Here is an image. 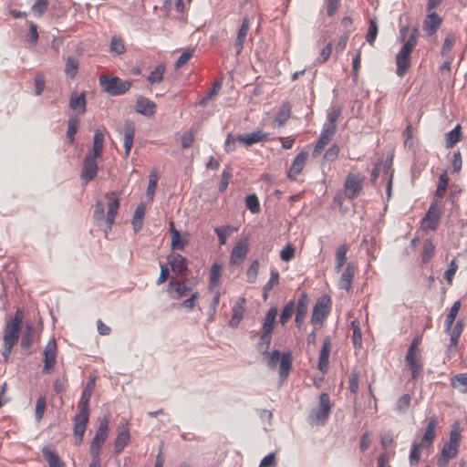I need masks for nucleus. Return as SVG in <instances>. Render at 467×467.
Here are the masks:
<instances>
[{"instance_id":"f03ea898","label":"nucleus","mask_w":467,"mask_h":467,"mask_svg":"<svg viewBox=\"0 0 467 467\" xmlns=\"http://www.w3.org/2000/svg\"><path fill=\"white\" fill-rule=\"evenodd\" d=\"M24 319V312L22 309L17 308L15 316L6 322L4 328V350L3 357L7 360L11 355L13 347L16 344L21 330V325Z\"/></svg>"},{"instance_id":"2eb2a0df","label":"nucleus","mask_w":467,"mask_h":467,"mask_svg":"<svg viewBox=\"0 0 467 467\" xmlns=\"http://www.w3.org/2000/svg\"><path fill=\"white\" fill-rule=\"evenodd\" d=\"M106 198L108 199V212L106 217V223L108 224V228H111L116 213L119 207V199L116 192H109L106 194Z\"/></svg>"},{"instance_id":"6e6552de","label":"nucleus","mask_w":467,"mask_h":467,"mask_svg":"<svg viewBox=\"0 0 467 467\" xmlns=\"http://www.w3.org/2000/svg\"><path fill=\"white\" fill-rule=\"evenodd\" d=\"M442 214V210L437 202H431L429 210L421 220V229L424 232L434 231L437 229L440 219Z\"/></svg>"},{"instance_id":"58836bf2","label":"nucleus","mask_w":467,"mask_h":467,"mask_svg":"<svg viewBox=\"0 0 467 467\" xmlns=\"http://www.w3.org/2000/svg\"><path fill=\"white\" fill-rule=\"evenodd\" d=\"M461 125H456L454 129L445 134L446 148H452L458 141L462 140Z\"/></svg>"},{"instance_id":"c03bdc74","label":"nucleus","mask_w":467,"mask_h":467,"mask_svg":"<svg viewBox=\"0 0 467 467\" xmlns=\"http://www.w3.org/2000/svg\"><path fill=\"white\" fill-rule=\"evenodd\" d=\"M159 176L156 171H151L149 176V184L146 191V196L149 201H152L157 188Z\"/></svg>"},{"instance_id":"1a4fd4ad","label":"nucleus","mask_w":467,"mask_h":467,"mask_svg":"<svg viewBox=\"0 0 467 467\" xmlns=\"http://www.w3.org/2000/svg\"><path fill=\"white\" fill-rule=\"evenodd\" d=\"M44 366L43 374H50L54 371L57 365V345L56 339L52 337L47 344L43 351Z\"/></svg>"},{"instance_id":"69168bd1","label":"nucleus","mask_w":467,"mask_h":467,"mask_svg":"<svg viewBox=\"0 0 467 467\" xmlns=\"http://www.w3.org/2000/svg\"><path fill=\"white\" fill-rule=\"evenodd\" d=\"M48 0H37L32 6L33 14L40 17L47 9Z\"/></svg>"},{"instance_id":"0e129e2a","label":"nucleus","mask_w":467,"mask_h":467,"mask_svg":"<svg viewBox=\"0 0 467 467\" xmlns=\"http://www.w3.org/2000/svg\"><path fill=\"white\" fill-rule=\"evenodd\" d=\"M110 51L118 55L125 52V46L121 38L113 36L110 40Z\"/></svg>"},{"instance_id":"338daca9","label":"nucleus","mask_w":467,"mask_h":467,"mask_svg":"<svg viewBox=\"0 0 467 467\" xmlns=\"http://www.w3.org/2000/svg\"><path fill=\"white\" fill-rule=\"evenodd\" d=\"M411 397L410 394H403L397 401L396 410L403 413L410 407Z\"/></svg>"},{"instance_id":"a19ab883","label":"nucleus","mask_w":467,"mask_h":467,"mask_svg":"<svg viewBox=\"0 0 467 467\" xmlns=\"http://www.w3.org/2000/svg\"><path fill=\"white\" fill-rule=\"evenodd\" d=\"M79 126V119L77 115H72L69 117L67 120V139L69 143H73L75 140V135L78 132V129Z\"/></svg>"},{"instance_id":"49530a36","label":"nucleus","mask_w":467,"mask_h":467,"mask_svg":"<svg viewBox=\"0 0 467 467\" xmlns=\"http://www.w3.org/2000/svg\"><path fill=\"white\" fill-rule=\"evenodd\" d=\"M130 441V432L128 431H120L114 442L115 452L119 453L127 446Z\"/></svg>"},{"instance_id":"09e8293b","label":"nucleus","mask_w":467,"mask_h":467,"mask_svg":"<svg viewBox=\"0 0 467 467\" xmlns=\"http://www.w3.org/2000/svg\"><path fill=\"white\" fill-rule=\"evenodd\" d=\"M221 277V266L218 264H213L211 268L210 273V283L209 289L213 290L216 286L219 285Z\"/></svg>"},{"instance_id":"aec40b11","label":"nucleus","mask_w":467,"mask_h":467,"mask_svg":"<svg viewBox=\"0 0 467 467\" xmlns=\"http://www.w3.org/2000/svg\"><path fill=\"white\" fill-rule=\"evenodd\" d=\"M249 29H250V19L247 16H244L242 20L241 26L237 32V36H236V39H235V43H234V48H235L237 55H239L244 49V45L245 43Z\"/></svg>"},{"instance_id":"9d476101","label":"nucleus","mask_w":467,"mask_h":467,"mask_svg":"<svg viewBox=\"0 0 467 467\" xmlns=\"http://www.w3.org/2000/svg\"><path fill=\"white\" fill-rule=\"evenodd\" d=\"M331 300L327 296L318 298L314 306L311 322L314 325L321 324L330 312Z\"/></svg>"},{"instance_id":"8fccbe9b","label":"nucleus","mask_w":467,"mask_h":467,"mask_svg":"<svg viewBox=\"0 0 467 467\" xmlns=\"http://www.w3.org/2000/svg\"><path fill=\"white\" fill-rule=\"evenodd\" d=\"M460 308H461V302L460 301L454 302L450 309L449 314L446 316V319H445V323H444L445 328H451V326L453 325Z\"/></svg>"},{"instance_id":"bf43d9fd","label":"nucleus","mask_w":467,"mask_h":467,"mask_svg":"<svg viewBox=\"0 0 467 467\" xmlns=\"http://www.w3.org/2000/svg\"><path fill=\"white\" fill-rule=\"evenodd\" d=\"M435 246L431 240H426L423 244L422 262L427 263L434 254Z\"/></svg>"},{"instance_id":"f257e3e1","label":"nucleus","mask_w":467,"mask_h":467,"mask_svg":"<svg viewBox=\"0 0 467 467\" xmlns=\"http://www.w3.org/2000/svg\"><path fill=\"white\" fill-rule=\"evenodd\" d=\"M95 389V379L90 378L78 403V412L74 417L73 435L75 445L78 446L84 438L89 419V400Z\"/></svg>"},{"instance_id":"412c9836","label":"nucleus","mask_w":467,"mask_h":467,"mask_svg":"<svg viewBox=\"0 0 467 467\" xmlns=\"http://www.w3.org/2000/svg\"><path fill=\"white\" fill-rule=\"evenodd\" d=\"M135 109L144 116H152L156 111V104L145 97H139L136 100Z\"/></svg>"},{"instance_id":"393cba45","label":"nucleus","mask_w":467,"mask_h":467,"mask_svg":"<svg viewBox=\"0 0 467 467\" xmlns=\"http://www.w3.org/2000/svg\"><path fill=\"white\" fill-rule=\"evenodd\" d=\"M405 361L407 367L411 371V378L416 379L422 369V364L419 360L418 353H407Z\"/></svg>"},{"instance_id":"680f3d73","label":"nucleus","mask_w":467,"mask_h":467,"mask_svg":"<svg viewBox=\"0 0 467 467\" xmlns=\"http://www.w3.org/2000/svg\"><path fill=\"white\" fill-rule=\"evenodd\" d=\"M456 37L452 33H449L446 35V37L444 39V43L441 47V55L445 56L452 49L453 46L455 45Z\"/></svg>"},{"instance_id":"13d9d810","label":"nucleus","mask_w":467,"mask_h":467,"mask_svg":"<svg viewBox=\"0 0 467 467\" xmlns=\"http://www.w3.org/2000/svg\"><path fill=\"white\" fill-rule=\"evenodd\" d=\"M246 208L253 213H257L260 211V204L258 198L255 194L248 195L245 198Z\"/></svg>"},{"instance_id":"37998d69","label":"nucleus","mask_w":467,"mask_h":467,"mask_svg":"<svg viewBox=\"0 0 467 467\" xmlns=\"http://www.w3.org/2000/svg\"><path fill=\"white\" fill-rule=\"evenodd\" d=\"M146 207L144 203H140L133 214L132 225L134 230L137 232L140 230L142 226L143 216L145 214Z\"/></svg>"},{"instance_id":"a18cd8bd","label":"nucleus","mask_w":467,"mask_h":467,"mask_svg":"<svg viewBox=\"0 0 467 467\" xmlns=\"http://www.w3.org/2000/svg\"><path fill=\"white\" fill-rule=\"evenodd\" d=\"M165 72V66L163 64H159L148 76L147 80L151 84H159L163 79V75Z\"/></svg>"},{"instance_id":"c756f323","label":"nucleus","mask_w":467,"mask_h":467,"mask_svg":"<svg viewBox=\"0 0 467 467\" xmlns=\"http://www.w3.org/2000/svg\"><path fill=\"white\" fill-rule=\"evenodd\" d=\"M135 134L134 125L131 121H126L124 124V148L125 155L128 156L133 144Z\"/></svg>"},{"instance_id":"6ab92c4d","label":"nucleus","mask_w":467,"mask_h":467,"mask_svg":"<svg viewBox=\"0 0 467 467\" xmlns=\"http://www.w3.org/2000/svg\"><path fill=\"white\" fill-rule=\"evenodd\" d=\"M236 140L245 146H251L254 143L267 141L268 134L262 130H256L248 134H240L236 137Z\"/></svg>"},{"instance_id":"c85d7f7f","label":"nucleus","mask_w":467,"mask_h":467,"mask_svg":"<svg viewBox=\"0 0 467 467\" xmlns=\"http://www.w3.org/2000/svg\"><path fill=\"white\" fill-rule=\"evenodd\" d=\"M448 184H449L448 173H447V171H443L439 177L438 186L435 191V196H434V199L432 202H437L438 204H440L441 202V200L447 192Z\"/></svg>"},{"instance_id":"e2e57ef3","label":"nucleus","mask_w":467,"mask_h":467,"mask_svg":"<svg viewBox=\"0 0 467 467\" xmlns=\"http://www.w3.org/2000/svg\"><path fill=\"white\" fill-rule=\"evenodd\" d=\"M259 271V262L254 260L251 263L246 272L247 281L249 283H254Z\"/></svg>"},{"instance_id":"f704fd0d","label":"nucleus","mask_w":467,"mask_h":467,"mask_svg":"<svg viewBox=\"0 0 467 467\" xmlns=\"http://www.w3.org/2000/svg\"><path fill=\"white\" fill-rule=\"evenodd\" d=\"M349 250V245L347 244H340L336 249V264H335V270L338 273L340 272L342 266L347 261V253Z\"/></svg>"},{"instance_id":"f3484780","label":"nucleus","mask_w":467,"mask_h":467,"mask_svg":"<svg viewBox=\"0 0 467 467\" xmlns=\"http://www.w3.org/2000/svg\"><path fill=\"white\" fill-rule=\"evenodd\" d=\"M308 153L306 151H301L295 157L291 164V167L288 171L287 176L289 179H296L297 175L300 174L303 169L305 168Z\"/></svg>"},{"instance_id":"7c9ffc66","label":"nucleus","mask_w":467,"mask_h":467,"mask_svg":"<svg viewBox=\"0 0 467 467\" xmlns=\"http://www.w3.org/2000/svg\"><path fill=\"white\" fill-rule=\"evenodd\" d=\"M292 354L290 351L284 352L281 355L280 358V366H279V376L281 379H285L289 374V371L292 367Z\"/></svg>"},{"instance_id":"4c0bfd02","label":"nucleus","mask_w":467,"mask_h":467,"mask_svg":"<svg viewBox=\"0 0 467 467\" xmlns=\"http://www.w3.org/2000/svg\"><path fill=\"white\" fill-rule=\"evenodd\" d=\"M35 328L32 324H26L25 331L22 334L21 348L27 350L31 348L34 341Z\"/></svg>"},{"instance_id":"a878e982","label":"nucleus","mask_w":467,"mask_h":467,"mask_svg":"<svg viewBox=\"0 0 467 467\" xmlns=\"http://www.w3.org/2000/svg\"><path fill=\"white\" fill-rule=\"evenodd\" d=\"M330 339L328 337L324 339L323 346L319 354L318 369L322 373H326L328 368V358L330 354Z\"/></svg>"},{"instance_id":"4be33fe9","label":"nucleus","mask_w":467,"mask_h":467,"mask_svg":"<svg viewBox=\"0 0 467 467\" xmlns=\"http://www.w3.org/2000/svg\"><path fill=\"white\" fill-rule=\"evenodd\" d=\"M437 427V419L436 417H431L429 419V422L427 428L423 433L421 441L420 444L422 448L428 449L431 446L433 442V439L435 437V429Z\"/></svg>"},{"instance_id":"f8f14e48","label":"nucleus","mask_w":467,"mask_h":467,"mask_svg":"<svg viewBox=\"0 0 467 467\" xmlns=\"http://www.w3.org/2000/svg\"><path fill=\"white\" fill-rule=\"evenodd\" d=\"M337 130L336 124H328L325 126L322 130L319 139L317 140L314 150L312 152L313 157L318 156L325 147L330 142Z\"/></svg>"},{"instance_id":"603ef678","label":"nucleus","mask_w":467,"mask_h":467,"mask_svg":"<svg viewBox=\"0 0 467 467\" xmlns=\"http://www.w3.org/2000/svg\"><path fill=\"white\" fill-rule=\"evenodd\" d=\"M271 340L272 333L262 331V335L258 341V350L261 351L262 354H267V350L269 349Z\"/></svg>"},{"instance_id":"7ed1b4c3","label":"nucleus","mask_w":467,"mask_h":467,"mask_svg":"<svg viewBox=\"0 0 467 467\" xmlns=\"http://www.w3.org/2000/svg\"><path fill=\"white\" fill-rule=\"evenodd\" d=\"M418 38L419 29L415 26L411 29L408 40L396 55V73L400 78L404 77L410 67V54L417 46Z\"/></svg>"},{"instance_id":"3c124183","label":"nucleus","mask_w":467,"mask_h":467,"mask_svg":"<svg viewBox=\"0 0 467 467\" xmlns=\"http://www.w3.org/2000/svg\"><path fill=\"white\" fill-rule=\"evenodd\" d=\"M296 304L294 301H289L282 310L280 316V323L285 325L295 313Z\"/></svg>"},{"instance_id":"cd10ccee","label":"nucleus","mask_w":467,"mask_h":467,"mask_svg":"<svg viewBox=\"0 0 467 467\" xmlns=\"http://www.w3.org/2000/svg\"><path fill=\"white\" fill-rule=\"evenodd\" d=\"M291 116V106L289 104V102H284L276 115H275V120L273 122V127L275 128V127H281V126H284L285 124V122L289 119Z\"/></svg>"},{"instance_id":"79ce46f5","label":"nucleus","mask_w":467,"mask_h":467,"mask_svg":"<svg viewBox=\"0 0 467 467\" xmlns=\"http://www.w3.org/2000/svg\"><path fill=\"white\" fill-rule=\"evenodd\" d=\"M170 232L171 236V248L173 250H182L184 247V242L182 240L180 233L175 229L173 222H170Z\"/></svg>"},{"instance_id":"a211bd4d","label":"nucleus","mask_w":467,"mask_h":467,"mask_svg":"<svg viewBox=\"0 0 467 467\" xmlns=\"http://www.w3.org/2000/svg\"><path fill=\"white\" fill-rule=\"evenodd\" d=\"M307 305H308V298L306 293L303 292L296 305V325L298 328L301 327L302 324L305 321L306 313H307Z\"/></svg>"},{"instance_id":"39448f33","label":"nucleus","mask_w":467,"mask_h":467,"mask_svg":"<svg viewBox=\"0 0 467 467\" xmlns=\"http://www.w3.org/2000/svg\"><path fill=\"white\" fill-rule=\"evenodd\" d=\"M331 409L330 399L327 393L319 396L318 407L309 415V422L313 425H323L327 421Z\"/></svg>"},{"instance_id":"0eeeda50","label":"nucleus","mask_w":467,"mask_h":467,"mask_svg":"<svg viewBox=\"0 0 467 467\" xmlns=\"http://www.w3.org/2000/svg\"><path fill=\"white\" fill-rule=\"evenodd\" d=\"M109 420L107 417L100 420L99 426L91 441L89 447L90 455L100 456V451L109 433Z\"/></svg>"},{"instance_id":"c9c22d12","label":"nucleus","mask_w":467,"mask_h":467,"mask_svg":"<svg viewBox=\"0 0 467 467\" xmlns=\"http://www.w3.org/2000/svg\"><path fill=\"white\" fill-rule=\"evenodd\" d=\"M463 324L462 321H458L454 326H451V328H445L446 333L450 335L451 346L456 348L459 342V338L462 333Z\"/></svg>"},{"instance_id":"dca6fc26","label":"nucleus","mask_w":467,"mask_h":467,"mask_svg":"<svg viewBox=\"0 0 467 467\" xmlns=\"http://www.w3.org/2000/svg\"><path fill=\"white\" fill-rule=\"evenodd\" d=\"M441 24L442 18L438 14L428 13L423 21L422 29L427 36H431L436 34Z\"/></svg>"},{"instance_id":"e433bc0d","label":"nucleus","mask_w":467,"mask_h":467,"mask_svg":"<svg viewBox=\"0 0 467 467\" xmlns=\"http://www.w3.org/2000/svg\"><path fill=\"white\" fill-rule=\"evenodd\" d=\"M104 148V133L100 129L96 130L93 138V149L90 152L94 156H101Z\"/></svg>"},{"instance_id":"20e7f679","label":"nucleus","mask_w":467,"mask_h":467,"mask_svg":"<svg viewBox=\"0 0 467 467\" xmlns=\"http://www.w3.org/2000/svg\"><path fill=\"white\" fill-rule=\"evenodd\" d=\"M99 84L107 93L112 96L122 95L131 87L130 81L121 80L118 77H109L106 75L99 78Z\"/></svg>"},{"instance_id":"ddd939ff","label":"nucleus","mask_w":467,"mask_h":467,"mask_svg":"<svg viewBox=\"0 0 467 467\" xmlns=\"http://www.w3.org/2000/svg\"><path fill=\"white\" fill-rule=\"evenodd\" d=\"M249 251L248 240L246 238L238 241L234 246L231 255L230 264L232 265H239L247 256Z\"/></svg>"},{"instance_id":"774afa93","label":"nucleus","mask_w":467,"mask_h":467,"mask_svg":"<svg viewBox=\"0 0 467 467\" xmlns=\"http://www.w3.org/2000/svg\"><path fill=\"white\" fill-rule=\"evenodd\" d=\"M423 449L420 443L413 442L410 453V462L411 465L417 463L420 458V450Z\"/></svg>"},{"instance_id":"4468645a","label":"nucleus","mask_w":467,"mask_h":467,"mask_svg":"<svg viewBox=\"0 0 467 467\" xmlns=\"http://www.w3.org/2000/svg\"><path fill=\"white\" fill-rule=\"evenodd\" d=\"M97 158L99 156H94L91 153H88L84 160V165L81 171V179L88 183L91 180H93L98 172V164Z\"/></svg>"},{"instance_id":"423d86ee","label":"nucleus","mask_w":467,"mask_h":467,"mask_svg":"<svg viewBox=\"0 0 467 467\" xmlns=\"http://www.w3.org/2000/svg\"><path fill=\"white\" fill-rule=\"evenodd\" d=\"M365 176L359 172H349L345 180L344 193L348 199L358 197L363 189Z\"/></svg>"},{"instance_id":"6e6d98bb","label":"nucleus","mask_w":467,"mask_h":467,"mask_svg":"<svg viewBox=\"0 0 467 467\" xmlns=\"http://www.w3.org/2000/svg\"><path fill=\"white\" fill-rule=\"evenodd\" d=\"M296 254V247L292 244H286L280 252V258L284 262H289L294 259Z\"/></svg>"},{"instance_id":"ea45409f","label":"nucleus","mask_w":467,"mask_h":467,"mask_svg":"<svg viewBox=\"0 0 467 467\" xmlns=\"http://www.w3.org/2000/svg\"><path fill=\"white\" fill-rule=\"evenodd\" d=\"M277 316V308L276 307H271L268 312L266 313V316L265 317L262 331L266 332H273L275 324V318Z\"/></svg>"},{"instance_id":"473e14b6","label":"nucleus","mask_w":467,"mask_h":467,"mask_svg":"<svg viewBox=\"0 0 467 467\" xmlns=\"http://www.w3.org/2000/svg\"><path fill=\"white\" fill-rule=\"evenodd\" d=\"M458 447L449 442L445 443L441 451V456L439 459V465H445L451 459L455 458L458 454Z\"/></svg>"},{"instance_id":"9b49d317","label":"nucleus","mask_w":467,"mask_h":467,"mask_svg":"<svg viewBox=\"0 0 467 467\" xmlns=\"http://www.w3.org/2000/svg\"><path fill=\"white\" fill-rule=\"evenodd\" d=\"M192 290L189 280H176L171 278L168 285V294L173 299H180L187 296Z\"/></svg>"},{"instance_id":"bb28decb","label":"nucleus","mask_w":467,"mask_h":467,"mask_svg":"<svg viewBox=\"0 0 467 467\" xmlns=\"http://www.w3.org/2000/svg\"><path fill=\"white\" fill-rule=\"evenodd\" d=\"M171 270L176 274H183L187 271V261L180 254H171L168 257Z\"/></svg>"},{"instance_id":"2f4dec72","label":"nucleus","mask_w":467,"mask_h":467,"mask_svg":"<svg viewBox=\"0 0 467 467\" xmlns=\"http://www.w3.org/2000/svg\"><path fill=\"white\" fill-rule=\"evenodd\" d=\"M244 303V298H240L239 301L234 305L233 308V316L230 320L231 327H236L243 319L245 311Z\"/></svg>"},{"instance_id":"5fc2aeb1","label":"nucleus","mask_w":467,"mask_h":467,"mask_svg":"<svg viewBox=\"0 0 467 467\" xmlns=\"http://www.w3.org/2000/svg\"><path fill=\"white\" fill-rule=\"evenodd\" d=\"M451 386L460 388V391L462 393H467V373L456 375L451 381Z\"/></svg>"},{"instance_id":"864d4df0","label":"nucleus","mask_w":467,"mask_h":467,"mask_svg":"<svg viewBox=\"0 0 467 467\" xmlns=\"http://www.w3.org/2000/svg\"><path fill=\"white\" fill-rule=\"evenodd\" d=\"M351 327L353 329L352 334V341L354 346L357 348H360L362 345V334L360 329V325L358 320H353L351 322Z\"/></svg>"},{"instance_id":"de8ad7c7","label":"nucleus","mask_w":467,"mask_h":467,"mask_svg":"<svg viewBox=\"0 0 467 467\" xmlns=\"http://www.w3.org/2000/svg\"><path fill=\"white\" fill-rule=\"evenodd\" d=\"M78 61L73 57H68L67 58L66 65H65V74L68 78H74L78 74Z\"/></svg>"},{"instance_id":"5701e85b","label":"nucleus","mask_w":467,"mask_h":467,"mask_svg":"<svg viewBox=\"0 0 467 467\" xmlns=\"http://www.w3.org/2000/svg\"><path fill=\"white\" fill-rule=\"evenodd\" d=\"M356 267L352 263L348 264L346 268L344 269L338 286L340 289H344L346 291H349L351 288L352 281L355 275Z\"/></svg>"},{"instance_id":"052dcab7","label":"nucleus","mask_w":467,"mask_h":467,"mask_svg":"<svg viewBox=\"0 0 467 467\" xmlns=\"http://www.w3.org/2000/svg\"><path fill=\"white\" fill-rule=\"evenodd\" d=\"M45 410H46V399H45V397H39L36 400V410H35V417H36V420L37 422L41 421V420L43 419Z\"/></svg>"},{"instance_id":"72a5a7b5","label":"nucleus","mask_w":467,"mask_h":467,"mask_svg":"<svg viewBox=\"0 0 467 467\" xmlns=\"http://www.w3.org/2000/svg\"><path fill=\"white\" fill-rule=\"evenodd\" d=\"M42 453L49 467H65L64 462L60 460L58 455L50 448L44 447Z\"/></svg>"},{"instance_id":"4d7b16f0","label":"nucleus","mask_w":467,"mask_h":467,"mask_svg":"<svg viewBox=\"0 0 467 467\" xmlns=\"http://www.w3.org/2000/svg\"><path fill=\"white\" fill-rule=\"evenodd\" d=\"M377 35H378V25L374 19H371L369 22L368 32L366 34V40L370 46L374 45Z\"/></svg>"},{"instance_id":"b1692460","label":"nucleus","mask_w":467,"mask_h":467,"mask_svg":"<svg viewBox=\"0 0 467 467\" xmlns=\"http://www.w3.org/2000/svg\"><path fill=\"white\" fill-rule=\"evenodd\" d=\"M69 108L72 110H78V114L86 112V95L85 92L78 93L76 91L70 94Z\"/></svg>"}]
</instances>
